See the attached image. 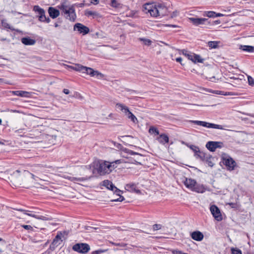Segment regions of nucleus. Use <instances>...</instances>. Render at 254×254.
I'll return each instance as SVG.
<instances>
[{
	"mask_svg": "<svg viewBox=\"0 0 254 254\" xmlns=\"http://www.w3.org/2000/svg\"><path fill=\"white\" fill-rule=\"evenodd\" d=\"M99 0H92L91 2L95 5L99 3Z\"/></svg>",
	"mask_w": 254,
	"mask_h": 254,
	"instance_id": "nucleus-56",
	"label": "nucleus"
},
{
	"mask_svg": "<svg viewBox=\"0 0 254 254\" xmlns=\"http://www.w3.org/2000/svg\"><path fill=\"white\" fill-rule=\"evenodd\" d=\"M21 227L26 230H30V231L33 230V227L30 225H22Z\"/></svg>",
	"mask_w": 254,
	"mask_h": 254,
	"instance_id": "nucleus-47",
	"label": "nucleus"
},
{
	"mask_svg": "<svg viewBox=\"0 0 254 254\" xmlns=\"http://www.w3.org/2000/svg\"><path fill=\"white\" fill-rule=\"evenodd\" d=\"M175 60L177 62L180 63L182 65H184L182 63V58L181 57H178V58H176Z\"/></svg>",
	"mask_w": 254,
	"mask_h": 254,
	"instance_id": "nucleus-53",
	"label": "nucleus"
},
{
	"mask_svg": "<svg viewBox=\"0 0 254 254\" xmlns=\"http://www.w3.org/2000/svg\"><path fill=\"white\" fill-rule=\"evenodd\" d=\"M111 5L113 7L118 8L120 7V3L117 0H112Z\"/></svg>",
	"mask_w": 254,
	"mask_h": 254,
	"instance_id": "nucleus-41",
	"label": "nucleus"
},
{
	"mask_svg": "<svg viewBox=\"0 0 254 254\" xmlns=\"http://www.w3.org/2000/svg\"><path fill=\"white\" fill-rule=\"evenodd\" d=\"M114 192V193H115L117 195H120V192H121V190L118 189V190H116V189H114V190L113 191Z\"/></svg>",
	"mask_w": 254,
	"mask_h": 254,
	"instance_id": "nucleus-54",
	"label": "nucleus"
},
{
	"mask_svg": "<svg viewBox=\"0 0 254 254\" xmlns=\"http://www.w3.org/2000/svg\"><path fill=\"white\" fill-rule=\"evenodd\" d=\"M102 185L112 191H114V189L118 190V189L110 181H109L108 180L103 181L102 182Z\"/></svg>",
	"mask_w": 254,
	"mask_h": 254,
	"instance_id": "nucleus-17",
	"label": "nucleus"
},
{
	"mask_svg": "<svg viewBox=\"0 0 254 254\" xmlns=\"http://www.w3.org/2000/svg\"><path fill=\"white\" fill-rule=\"evenodd\" d=\"M196 181L192 179L186 178L184 181L185 186L191 190L193 189L194 185H196Z\"/></svg>",
	"mask_w": 254,
	"mask_h": 254,
	"instance_id": "nucleus-14",
	"label": "nucleus"
},
{
	"mask_svg": "<svg viewBox=\"0 0 254 254\" xmlns=\"http://www.w3.org/2000/svg\"><path fill=\"white\" fill-rule=\"evenodd\" d=\"M127 118L131 120L133 123L137 122V119L136 117L131 113H129V114L127 116Z\"/></svg>",
	"mask_w": 254,
	"mask_h": 254,
	"instance_id": "nucleus-36",
	"label": "nucleus"
},
{
	"mask_svg": "<svg viewBox=\"0 0 254 254\" xmlns=\"http://www.w3.org/2000/svg\"><path fill=\"white\" fill-rule=\"evenodd\" d=\"M206 189L204 186L200 184H198L196 183V185H194L192 191H195L197 193H203L205 191Z\"/></svg>",
	"mask_w": 254,
	"mask_h": 254,
	"instance_id": "nucleus-20",
	"label": "nucleus"
},
{
	"mask_svg": "<svg viewBox=\"0 0 254 254\" xmlns=\"http://www.w3.org/2000/svg\"><path fill=\"white\" fill-rule=\"evenodd\" d=\"M210 210L214 218L218 221L222 220V216L218 207L215 205L211 206Z\"/></svg>",
	"mask_w": 254,
	"mask_h": 254,
	"instance_id": "nucleus-10",
	"label": "nucleus"
},
{
	"mask_svg": "<svg viewBox=\"0 0 254 254\" xmlns=\"http://www.w3.org/2000/svg\"><path fill=\"white\" fill-rule=\"evenodd\" d=\"M190 61H191L194 63H203L204 60L201 58L199 55L193 53L192 55V60H190Z\"/></svg>",
	"mask_w": 254,
	"mask_h": 254,
	"instance_id": "nucleus-26",
	"label": "nucleus"
},
{
	"mask_svg": "<svg viewBox=\"0 0 254 254\" xmlns=\"http://www.w3.org/2000/svg\"><path fill=\"white\" fill-rule=\"evenodd\" d=\"M212 156L209 154L206 153L204 159L202 160V161L206 162L208 165L212 167L214 164L212 161Z\"/></svg>",
	"mask_w": 254,
	"mask_h": 254,
	"instance_id": "nucleus-25",
	"label": "nucleus"
},
{
	"mask_svg": "<svg viewBox=\"0 0 254 254\" xmlns=\"http://www.w3.org/2000/svg\"><path fill=\"white\" fill-rule=\"evenodd\" d=\"M248 80L249 84L251 86H254V79L251 77V76H248Z\"/></svg>",
	"mask_w": 254,
	"mask_h": 254,
	"instance_id": "nucleus-46",
	"label": "nucleus"
},
{
	"mask_svg": "<svg viewBox=\"0 0 254 254\" xmlns=\"http://www.w3.org/2000/svg\"><path fill=\"white\" fill-rule=\"evenodd\" d=\"M48 11L50 16L53 19L58 17L60 14V11L53 7H49Z\"/></svg>",
	"mask_w": 254,
	"mask_h": 254,
	"instance_id": "nucleus-13",
	"label": "nucleus"
},
{
	"mask_svg": "<svg viewBox=\"0 0 254 254\" xmlns=\"http://www.w3.org/2000/svg\"><path fill=\"white\" fill-rule=\"evenodd\" d=\"M188 146L194 152V153H199L200 149L198 146L194 145H190Z\"/></svg>",
	"mask_w": 254,
	"mask_h": 254,
	"instance_id": "nucleus-35",
	"label": "nucleus"
},
{
	"mask_svg": "<svg viewBox=\"0 0 254 254\" xmlns=\"http://www.w3.org/2000/svg\"><path fill=\"white\" fill-rule=\"evenodd\" d=\"M69 180L71 181H83L86 180L87 179L86 178H75V177H70Z\"/></svg>",
	"mask_w": 254,
	"mask_h": 254,
	"instance_id": "nucleus-44",
	"label": "nucleus"
},
{
	"mask_svg": "<svg viewBox=\"0 0 254 254\" xmlns=\"http://www.w3.org/2000/svg\"><path fill=\"white\" fill-rule=\"evenodd\" d=\"M182 253H183V252H182L181 251H179V250H174L172 252V253L173 254H182Z\"/></svg>",
	"mask_w": 254,
	"mask_h": 254,
	"instance_id": "nucleus-52",
	"label": "nucleus"
},
{
	"mask_svg": "<svg viewBox=\"0 0 254 254\" xmlns=\"http://www.w3.org/2000/svg\"><path fill=\"white\" fill-rule=\"evenodd\" d=\"M72 250L79 253L85 254L90 250V246L86 243H78L72 247Z\"/></svg>",
	"mask_w": 254,
	"mask_h": 254,
	"instance_id": "nucleus-7",
	"label": "nucleus"
},
{
	"mask_svg": "<svg viewBox=\"0 0 254 254\" xmlns=\"http://www.w3.org/2000/svg\"><path fill=\"white\" fill-rule=\"evenodd\" d=\"M191 238L197 241H201L204 237L203 234L199 231H194L191 233Z\"/></svg>",
	"mask_w": 254,
	"mask_h": 254,
	"instance_id": "nucleus-16",
	"label": "nucleus"
},
{
	"mask_svg": "<svg viewBox=\"0 0 254 254\" xmlns=\"http://www.w3.org/2000/svg\"><path fill=\"white\" fill-rule=\"evenodd\" d=\"M82 72L86 73L87 74L90 75L91 76H98L99 75H101V73H99L98 71L94 70L92 68L87 67L86 66L84 67V70Z\"/></svg>",
	"mask_w": 254,
	"mask_h": 254,
	"instance_id": "nucleus-15",
	"label": "nucleus"
},
{
	"mask_svg": "<svg viewBox=\"0 0 254 254\" xmlns=\"http://www.w3.org/2000/svg\"><path fill=\"white\" fill-rule=\"evenodd\" d=\"M54 26L55 27H58L59 26V25L58 23H55Z\"/></svg>",
	"mask_w": 254,
	"mask_h": 254,
	"instance_id": "nucleus-63",
	"label": "nucleus"
},
{
	"mask_svg": "<svg viewBox=\"0 0 254 254\" xmlns=\"http://www.w3.org/2000/svg\"><path fill=\"white\" fill-rule=\"evenodd\" d=\"M204 15L208 17H216V12L213 11H208L205 12V14Z\"/></svg>",
	"mask_w": 254,
	"mask_h": 254,
	"instance_id": "nucleus-37",
	"label": "nucleus"
},
{
	"mask_svg": "<svg viewBox=\"0 0 254 254\" xmlns=\"http://www.w3.org/2000/svg\"><path fill=\"white\" fill-rule=\"evenodd\" d=\"M1 23L2 26L5 28L8 29L13 30L10 27V25L7 22L6 20L5 19H2L1 20Z\"/></svg>",
	"mask_w": 254,
	"mask_h": 254,
	"instance_id": "nucleus-34",
	"label": "nucleus"
},
{
	"mask_svg": "<svg viewBox=\"0 0 254 254\" xmlns=\"http://www.w3.org/2000/svg\"><path fill=\"white\" fill-rule=\"evenodd\" d=\"M239 49L248 53H254V46L249 45H240Z\"/></svg>",
	"mask_w": 254,
	"mask_h": 254,
	"instance_id": "nucleus-23",
	"label": "nucleus"
},
{
	"mask_svg": "<svg viewBox=\"0 0 254 254\" xmlns=\"http://www.w3.org/2000/svg\"><path fill=\"white\" fill-rule=\"evenodd\" d=\"M11 93L13 95L22 97L29 98L32 96V93L23 90L12 91Z\"/></svg>",
	"mask_w": 254,
	"mask_h": 254,
	"instance_id": "nucleus-12",
	"label": "nucleus"
},
{
	"mask_svg": "<svg viewBox=\"0 0 254 254\" xmlns=\"http://www.w3.org/2000/svg\"><path fill=\"white\" fill-rule=\"evenodd\" d=\"M149 132L150 133H155L156 135H158L159 134V131L157 128L153 127H152L149 128Z\"/></svg>",
	"mask_w": 254,
	"mask_h": 254,
	"instance_id": "nucleus-40",
	"label": "nucleus"
},
{
	"mask_svg": "<svg viewBox=\"0 0 254 254\" xmlns=\"http://www.w3.org/2000/svg\"><path fill=\"white\" fill-rule=\"evenodd\" d=\"M44 238L43 235L37 234L33 237L30 238V241L34 243H39L43 241Z\"/></svg>",
	"mask_w": 254,
	"mask_h": 254,
	"instance_id": "nucleus-22",
	"label": "nucleus"
},
{
	"mask_svg": "<svg viewBox=\"0 0 254 254\" xmlns=\"http://www.w3.org/2000/svg\"><path fill=\"white\" fill-rule=\"evenodd\" d=\"M62 234H58L57 236L55 237L53 241L52 245L54 247H57L59 245L61 244V242L63 241L61 238Z\"/></svg>",
	"mask_w": 254,
	"mask_h": 254,
	"instance_id": "nucleus-24",
	"label": "nucleus"
},
{
	"mask_svg": "<svg viewBox=\"0 0 254 254\" xmlns=\"http://www.w3.org/2000/svg\"><path fill=\"white\" fill-rule=\"evenodd\" d=\"M116 106L122 112H123L127 116L129 114V113L131 112L129 111V108L123 104L117 103L116 104Z\"/></svg>",
	"mask_w": 254,
	"mask_h": 254,
	"instance_id": "nucleus-18",
	"label": "nucleus"
},
{
	"mask_svg": "<svg viewBox=\"0 0 254 254\" xmlns=\"http://www.w3.org/2000/svg\"><path fill=\"white\" fill-rule=\"evenodd\" d=\"M73 29L74 30H77L80 33H82L83 35H85L89 32L88 27L80 23H76L74 26Z\"/></svg>",
	"mask_w": 254,
	"mask_h": 254,
	"instance_id": "nucleus-11",
	"label": "nucleus"
},
{
	"mask_svg": "<svg viewBox=\"0 0 254 254\" xmlns=\"http://www.w3.org/2000/svg\"><path fill=\"white\" fill-rule=\"evenodd\" d=\"M223 146V142L219 141H209L205 145L206 148L211 152H214L217 148H221Z\"/></svg>",
	"mask_w": 254,
	"mask_h": 254,
	"instance_id": "nucleus-8",
	"label": "nucleus"
},
{
	"mask_svg": "<svg viewBox=\"0 0 254 254\" xmlns=\"http://www.w3.org/2000/svg\"><path fill=\"white\" fill-rule=\"evenodd\" d=\"M223 15L221 13H216V17H220V16H222Z\"/></svg>",
	"mask_w": 254,
	"mask_h": 254,
	"instance_id": "nucleus-61",
	"label": "nucleus"
},
{
	"mask_svg": "<svg viewBox=\"0 0 254 254\" xmlns=\"http://www.w3.org/2000/svg\"><path fill=\"white\" fill-rule=\"evenodd\" d=\"M220 23V21L219 20H213L211 21V23L210 24H207V25H217Z\"/></svg>",
	"mask_w": 254,
	"mask_h": 254,
	"instance_id": "nucleus-49",
	"label": "nucleus"
},
{
	"mask_svg": "<svg viewBox=\"0 0 254 254\" xmlns=\"http://www.w3.org/2000/svg\"><path fill=\"white\" fill-rule=\"evenodd\" d=\"M139 160L140 159H139V157L136 158H131L130 160V161L131 163L135 164L136 165H138V164L140 165V164H141V163L138 161V160Z\"/></svg>",
	"mask_w": 254,
	"mask_h": 254,
	"instance_id": "nucleus-43",
	"label": "nucleus"
},
{
	"mask_svg": "<svg viewBox=\"0 0 254 254\" xmlns=\"http://www.w3.org/2000/svg\"><path fill=\"white\" fill-rule=\"evenodd\" d=\"M85 167L91 169L93 174L97 173L101 176L109 174L115 169L114 165L110 162L103 160H95Z\"/></svg>",
	"mask_w": 254,
	"mask_h": 254,
	"instance_id": "nucleus-1",
	"label": "nucleus"
},
{
	"mask_svg": "<svg viewBox=\"0 0 254 254\" xmlns=\"http://www.w3.org/2000/svg\"><path fill=\"white\" fill-rule=\"evenodd\" d=\"M119 196V197L117 199H115L114 200V201L121 202V201H123L125 199L124 197L123 196L121 195L120 194Z\"/></svg>",
	"mask_w": 254,
	"mask_h": 254,
	"instance_id": "nucleus-51",
	"label": "nucleus"
},
{
	"mask_svg": "<svg viewBox=\"0 0 254 254\" xmlns=\"http://www.w3.org/2000/svg\"><path fill=\"white\" fill-rule=\"evenodd\" d=\"M16 210H17V211H20V212H22L24 214L25 212H30V211L29 210H25V209H16Z\"/></svg>",
	"mask_w": 254,
	"mask_h": 254,
	"instance_id": "nucleus-55",
	"label": "nucleus"
},
{
	"mask_svg": "<svg viewBox=\"0 0 254 254\" xmlns=\"http://www.w3.org/2000/svg\"><path fill=\"white\" fill-rule=\"evenodd\" d=\"M229 205L231 206L232 208H235L236 207V204L234 203H229Z\"/></svg>",
	"mask_w": 254,
	"mask_h": 254,
	"instance_id": "nucleus-60",
	"label": "nucleus"
},
{
	"mask_svg": "<svg viewBox=\"0 0 254 254\" xmlns=\"http://www.w3.org/2000/svg\"><path fill=\"white\" fill-rule=\"evenodd\" d=\"M218 41H209L208 43V45L210 48L216 49L218 47Z\"/></svg>",
	"mask_w": 254,
	"mask_h": 254,
	"instance_id": "nucleus-33",
	"label": "nucleus"
},
{
	"mask_svg": "<svg viewBox=\"0 0 254 254\" xmlns=\"http://www.w3.org/2000/svg\"><path fill=\"white\" fill-rule=\"evenodd\" d=\"M21 42L25 45H34L36 43V40L29 37H26L21 39Z\"/></svg>",
	"mask_w": 254,
	"mask_h": 254,
	"instance_id": "nucleus-19",
	"label": "nucleus"
},
{
	"mask_svg": "<svg viewBox=\"0 0 254 254\" xmlns=\"http://www.w3.org/2000/svg\"><path fill=\"white\" fill-rule=\"evenodd\" d=\"M166 26H168V27H173V28H176V27H178V26L176 25H174V24H168V25H166Z\"/></svg>",
	"mask_w": 254,
	"mask_h": 254,
	"instance_id": "nucleus-59",
	"label": "nucleus"
},
{
	"mask_svg": "<svg viewBox=\"0 0 254 254\" xmlns=\"http://www.w3.org/2000/svg\"><path fill=\"white\" fill-rule=\"evenodd\" d=\"M190 122L195 125L201 126L203 127H206L207 128H216L219 129H224V128L222 126L214 124L212 123H207L204 121H190Z\"/></svg>",
	"mask_w": 254,
	"mask_h": 254,
	"instance_id": "nucleus-6",
	"label": "nucleus"
},
{
	"mask_svg": "<svg viewBox=\"0 0 254 254\" xmlns=\"http://www.w3.org/2000/svg\"><path fill=\"white\" fill-rule=\"evenodd\" d=\"M232 254H242L240 250L237 248L231 249Z\"/></svg>",
	"mask_w": 254,
	"mask_h": 254,
	"instance_id": "nucleus-45",
	"label": "nucleus"
},
{
	"mask_svg": "<svg viewBox=\"0 0 254 254\" xmlns=\"http://www.w3.org/2000/svg\"><path fill=\"white\" fill-rule=\"evenodd\" d=\"M179 51L180 54H182L183 55L187 57L189 60H192V55L193 54L192 53H191L185 49L179 50Z\"/></svg>",
	"mask_w": 254,
	"mask_h": 254,
	"instance_id": "nucleus-29",
	"label": "nucleus"
},
{
	"mask_svg": "<svg viewBox=\"0 0 254 254\" xmlns=\"http://www.w3.org/2000/svg\"><path fill=\"white\" fill-rule=\"evenodd\" d=\"M139 40L140 41H142L143 42L144 44L145 45H147V46H149L151 44V41L148 39L140 38L139 39Z\"/></svg>",
	"mask_w": 254,
	"mask_h": 254,
	"instance_id": "nucleus-39",
	"label": "nucleus"
},
{
	"mask_svg": "<svg viewBox=\"0 0 254 254\" xmlns=\"http://www.w3.org/2000/svg\"><path fill=\"white\" fill-rule=\"evenodd\" d=\"M122 163V161L121 160H116L115 161H113V162H111V164H112V165H113L114 167H115V169L116 168H117V164H120Z\"/></svg>",
	"mask_w": 254,
	"mask_h": 254,
	"instance_id": "nucleus-48",
	"label": "nucleus"
},
{
	"mask_svg": "<svg viewBox=\"0 0 254 254\" xmlns=\"http://www.w3.org/2000/svg\"><path fill=\"white\" fill-rule=\"evenodd\" d=\"M161 228V225L160 224H154L153 226V229L154 230H158Z\"/></svg>",
	"mask_w": 254,
	"mask_h": 254,
	"instance_id": "nucleus-50",
	"label": "nucleus"
},
{
	"mask_svg": "<svg viewBox=\"0 0 254 254\" xmlns=\"http://www.w3.org/2000/svg\"><path fill=\"white\" fill-rule=\"evenodd\" d=\"M30 214V213L29 212H25L24 213V214H25V215H28V214Z\"/></svg>",
	"mask_w": 254,
	"mask_h": 254,
	"instance_id": "nucleus-64",
	"label": "nucleus"
},
{
	"mask_svg": "<svg viewBox=\"0 0 254 254\" xmlns=\"http://www.w3.org/2000/svg\"><path fill=\"white\" fill-rule=\"evenodd\" d=\"M58 7L66 19L71 21H74L75 20L76 15L73 5H71L68 2L64 0L61 3Z\"/></svg>",
	"mask_w": 254,
	"mask_h": 254,
	"instance_id": "nucleus-3",
	"label": "nucleus"
},
{
	"mask_svg": "<svg viewBox=\"0 0 254 254\" xmlns=\"http://www.w3.org/2000/svg\"><path fill=\"white\" fill-rule=\"evenodd\" d=\"M105 251H97L93 252L92 254H101V253L104 252Z\"/></svg>",
	"mask_w": 254,
	"mask_h": 254,
	"instance_id": "nucleus-57",
	"label": "nucleus"
},
{
	"mask_svg": "<svg viewBox=\"0 0 254 254\" xmlns=\"http://www.w3.org/2000/svg\"><path fill=\"white\" fill-rule=\"evenodd\" d=\"M28 214V216H29L35 218H36L37 219L45 220V221L50 220L51 219V218L47 217L44 216L37 215H36V214Z\"/></svg>",
	"mask_w": 254,
	"mask_h": 254,
	"instance_id": "nucleus-30",
	"label": "nucleus"
},
{
	"mask_svg": "<svg viewBox=\"0 0 254 254\" xmlns=\"http://www.w3.org/2000/svg\"><path fill=\"white\" fill-rule=\"evenodd\" d=\"M223 163L229 171H232L235 169L237 165L236 162L229 156H223L222 158Z\"/></svg>",
	"mask_w": 254,
	"mask_h": 254,
	"instance_id": "nucleus-5",
	"label": "nucleus"
},
{
	"mask_svg": "<svg viewBox=\"0 0 254 254\" xmlns=\"http://www.w3.org/2000/svg\"><path fill=\"white\" fill-rule=\"evenodd\" d=\"M158 140L160 143L164 144L169 142V137L166 134H162L158 138Z\"/></svg>",
	"mask_w": 254,
	"mask_h": 254,
	"instance_id": "nucleus-28",
	"label": "nucleus"
},
{
	"mask_svg": "<svg viewBox=\"0 0 254 254\" xmlns=\"http://www.w3.org/2000/svg\"><path fill=\"white\" fill-rule=\"evenodd\" d=\"M63 92L65 94H68L69 93V91L67 89H64L63 90Z\"/></svg>",
	"mask_w": 254,
	"mask_h": 254,
	"instance_id": "nucleus-58",
	"label": "nucleus"
},
{
	"mask_svg": "<svg viewBox=\"0 0 254 254\" xmlns=\"http://www.w3.org/2000/svg\"><path fill=\"white\" fill-rule=\"evenodd\" d=\"M20 171L19 170H16L15 172L13 173L11 175V181H13V182H15L14 179L15 178H17L20 176Z\"/></svg>",
	"mask_w": 254,
	"mask_h": 254,
	"instance_id": "nucleus-38",
	"label": "nucleus"
},
{
	"mask_svg": "<svg viewBox=\"0 0 254 254\" xmlns=\"http://www.w3.org/2000/svg\"><path fill=\"white\" fill-rule=\"evenodd\" d=\"M85 15L87 17H92L93 18H97L101 17L99 13L95 11L86 10L85 11Z\"/></svg>",
	"mask_w": 254,
	"mask_h": 254,
	"instance_id": "nucleus-21",
	"label": "nucleus"
},
{
	"mask_svg": "<svg viewBox=\"0 0 254 254\" xmlns=\"http://www.w3.org/2000/svg\"><path fill=\"white\" fill-rule=\"evenodd\" d=\"M143 11L152 17H162L167 14L168 8L163 3H146L143 6Z\"/></svg>",
	"mask_w": 254,
	"mask_h": 254,
	"instance_id": "nucleus-2",
	"label": "nucleus"
},
{
	"mask_svg": "<svg viewBox=\"0 0 254 254\" xmlns=\"http://www.w3.org/2000/svg\"><path fill=\"white\" fill-rule=\"evenodd\" d=\"M10 112L11 113H19V112L17 110H10Z\"/></svg>",
	"mask_w": 254,
	"mask_h": 254,
	"instance_id": "nucleus-62",
	"label": "nucleus"
},
{
	"mask_svg": "<svg viewBox=\"0 0 254 254\" xmlns=\"http://www.w3.org/2000/svg\"><path fill=\"white\" fill-rule=\"evenodd\" d=\"M69 67L71 68H72V69L74 70L78 71H80V72H82L83 70H84V68L85 66H82V65H80V64H76L74 66H69Z\"/></svg>",
	"mask_w": 254,
	"mask_h": 254,
	"instance_id": "nucleus-32",
	"label": "nucleus"
},
{
	"mask_svg": "<svg viewBox=\"0 0 254 254\" xmlns=\"http://www.w3.org/2000/svg\"><path fill=\"white\" fill-rule=\"evenodd\" d=\"M125 189L129 191L138 192L139 190L136 189V186L134 184H128L125 186Z\"/></svg>",
	"mask_w": 254,
	"mask_h": 254,
	"instance_id": "nucleus-27",
	"label": "nucleus"
},
{
	"mask_svg": "<svg viewBox=\"0 0 254 254\" xmlns=\"http://www.w3.org/2000/svg\"><path fill=\"white\" fill-rule=\"evenodd\" d=\"M189 20L195 26H198L199 25H207V24L211 23V20L205 18L190 17L189 18Z\"/></svg>",
	"mask_w": 254,
	"mask_h": 254,
	"instance_id": "nucleus-9",
	"label": "nucleus"
},
{
	"mask_svg": "<svg viewBox=\"0 0 254 254\" xmlns=\"http://www.w3.org/2000/svg\"><path fill=\"white\" fill-rule=\"evenodd\" d=\"M33 10L38 14V16L39 21L47 23L51 21L50 18L46 16L45 11L43 8H41L38 5H35L33 7Z\"/></svg>",
	"mask_w": 254,
	"mask_h": 254,
	"instance_id": "nucleus-4",
	"label": "nucleus"
},
{
	"mask_svg": "<svg viewBox=\"0 0 254 254\" xmlns=\"http://www.w3.org/2000/svg\"><path fill=\"white\" fill-rule=\"evenodd\" d=\"M126 152L129 154H130V155H137L138 156H139V157H142V156L139 154V153H138L137 152H135L133 151H132L131 150H129V149H126Z\"/></svg>",
	"mask_w": 254,
	"mask_h": 254,
	"instance_id": "nucleus-42",
	"label": "nucleus"
},
{
	"mask_svg": "<svg viewBox=\"0 0 254 254\" xmlns=\"http://www.w3.org/2000/svg\"><path fill=\"white\" fill-rule=\"evenodd\" d=\"M206 153L204 152L203 151L199 150V153H194V156L196 158L199 159L202 161V160L204 159Z\"/></svg>",
	"mask_w": 254,
	"mask_h": 254,
	"instance_id": "nucleus-31",
	"label": "nucleus"
}]
</instances>
